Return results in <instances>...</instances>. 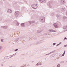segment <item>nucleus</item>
<instances>
[{
	"mask_svg": "<svg viewBox=\"0 0 67 67\" xmlns=\"http://www.w3.org/2000/svg\"><path fill=\"white\" fill-rule=\"evenodd\" d=\"M20 13L19 11H16L15 13V15L16 18H18V16L19 15Z\"/></svg>",
	"mask_w": 67,
	"mask_h": 67,
	"instance_id": "f257e3e1",
	"label": "nucleus"
},
{
	"mask_svg": "<svg viewBox=\"0 0 67 67\" xmlns=\"http://www.w3.org/2000/svg\"><path fill=\"white\" fill-rule=\"evenodd\" d=\"M63 31H64V32H65V31H67V26H65L63 27Z\"/></svg>",
	"mask_w": 67,
	"mask_h": 67,
	"instance_id": "f03ea898",
	"label": "nucleus"
},
{
	"mask_svg": "<svg viewBox=\"0 0 67 67\" xmlns=\"http://www.w3.org/2000/svg\"><path fill=\"white\" fill-rule=\"evenodd\" d=\"M60 10L62 12H64L66 10V8L65 7H63Z\"/></svg>",
	"mask_w": 67,
	"mask_h": 67,
	"instance_id": "7ed1b4c3",
	"label": "nucleus"
},
{
	"mask_svg": "<svg viewBox=\"0 0 67 67\" xmlns=\"http://www.w3.org/2000/svg\"><path fill=\"white\" fill-rule=\"evenodd\" d=\"M44 17H42L40 18V20L41 22H42V23L44 22V21H45V19H44Z\"/></svg>",
	"mask_w": 67,
	"mask_h": 67,
	"instance_id": "20e7f679",
	"label": "nucleus"
},
{
	"mask_svg": "<svg viewBox=\"0 0 67 67\" xmlns=\"http://www.w3.org/2000/svg\"><path fill=\"white\" fill-rule=\"evenodd\" d=\"M53 25L54 27H55V28H58V26L57 24L55 23L53 24Z\"/></svg>",
	"mask_w": 67,
	"mask_h": 67,
	"instance_id": "39448f33",
	"label": "nucleus"
},
{
	"mask_svg": "<svg viewBox=\"0 0 67 67\" xmlns=\"http://www.w3.org/2000/svg\"><path fill=\"white\" fill-rule=\"evenodd\" d=\"M39 1L41 3H44L46 2V1L44 0H39Z\"/></svg>",
	"mask_w": 67,
	"mask_h": 67,
	"instance_id": "423d86ee",
	"label": "nucleus"
},
{
	"mask_svg": "<svg viewBox=\"0 0 67 67\" xmlns=\"http://www.w3.org/2000/svg\"><path fill=\"white\" fill-rule=\"evenodd\" d=\"M42 42H42L41 41H39L38 42L36 43V45H38V44H41V43H42Z\"/></svg>",
	"mask_w": 67,
	"mask_h": 67,
	"instance_id": "0eeeda50",
	"label": "nucleus"
},
{
	"mask_svg": "<svg viewBox=\"0 0 67 67\" xmlns=\"http://www.w3.org/2000/svg\"><path fill=\"white\" fill-rule=\"evenodd\" d=\"M7 12L8 13H11L12 12V10L10 9H9L8 10Z\"/></svg>",
	"mask_w": 67,
	"mask_h": 67,
	"instance_id": "6e6552de",
	"label": "nucleus"
},
{
	"mask_svg": "<svg viewBox=\"0 0 67 67\" xmlns=\"http://www.w3.org/2000/svg\"><path fill=\"white\" fill-rule=\"evenodd\" d=\"M65 3V1L64 0H61V3L64 4Z\"/></svg>",
	"mask_w": 67,
	"mask_h": 67,
	"instance_id": "1a4fd4ad",
	"label": "nucleus"
},
{
	"mask_svg": "<svg viewBox=\"0 0 67 67\" xmlns=\"http://www.w3.org/2000/svg\"><path fill=\"white\" fill-rule=\"evenodd\" d=\"M35 5H36V6H37V5L35 4H32V5H31V7H32V8H34V6H35Z\"/></svg>",
	"mask_w": 67,
	"mask_h": 67,
	"instance_id": "9d476101",
	"label": "nucleus"
},
{
	"mask_svg": "<svg viewBox=\"0 0 67 67\" xmlns=\"http://www.w3.org/2000/svg\"><path fill=\"white\" fill-rule=\"evenodd\" d=\"M56 16L57 18H62V16L60 15L57 14Z\"/></svg>",
	"mask_w": 67,
	"mask_h": 67,
	"instance_id": "9b49d317",
	"label": "nucleus"
},
{
	"mask_svg": "<svg viewBox=\"0 0 67 67\" xmlns=\"http://www.w3.org/2000/svg\"><path fill=\"white\" fill-rule=\"evenodd\" d=\"M48 31L49 32H56V31L55 30H52V29H49Z\"/></svg>",
	"mask_w": 67,
	"mask_h": 67,
	"instance_id": "f8f14e48",
	"label": "nucleus"
},
{
	"mask_svg": "<svg viewBox=\"0 0 67 67\" xmlns=\"http://www.w3.org/2000/svg\"><path fill=\"white\" fill-rule=\"evenodd\" d=\"M41 32H42V30H38L37 31V33H41Z\"/></svg>",
	"mask_w": 67,
	"mask_h": 67,
	"instance_id": "ddd939ff",
	"label": "nucleus"
},
{
	"mask_svg": "<svg viewBox=\"0 0 67 67\" xmlns=\"http://www.w3.org/2000/svg\"><path fill=\"white\" fill-rule=\"evenodd\" d=\"M54 51H52L48 54H46L45 55L46 56V55H49L50 54H52V53H54Z\"/></svg>",
	"mask_w": 67,
	"mask_h": 67,
	"instance_id": "4468645a",
	"label": "nucleus"
},
{
	"mask_svg": "<svg viewBox=\"0 0 67 67\" xmlns=\"http://www.w3.org/2000/svg\"><path fill=\"white\" fill-rule=\"evenodd\" d=\"M15 54L16 53H15V54H14L13 55H11L10 56H8V58L9 59V58H11V57H13V55H15Z\"/></svg>",
	"mask_w": 67,
	"mask_h": 67,
	"instance_id": "2eb2a0df",
	"label": "nucleus"
},
{
	"mask_svg": "<svg viewBox=\"0 0 67 67\" xmlns=\"http://www.w3.org/2000/svg\"><path fill=\"white\" fill-rule=\"evenodd\" d=\"M21 26H22V27H25V25L24 23L21 24Z\"/></svg>",
	"mask_w": 67,
	"mask_h": 67,
	"instance_id": "dca6fc26",
	"label": "nucleus"
},
{
	"mask_svg": "<svg viewBox=\"0 0 67 67\" xmlns=\"http://www.w3.org/2000/svg\"><path fill=\"white\" fill-rule=\"evenodd\" d=\"M63 19L65 21L66 19H67V17L66 16H64L63 17Z\"/></svg>",
	"mask_w": 67,
	"mask_h": 67,
	"instance_id": "f3484780",
	"label": "nucleus"
},
{
	"mask_svg": "<svg viewBox=\"0 0 67 67\" xmlns=\"http://www.w3.org/2000/svg\"><path fill=\"white\" fill-rule=\"evenodd\" d=\"M37 6H36V5H35V6H34L33 9H37Z\"/></svg>",
	"mask_w": 67,
	"mask_h": 67,
	"instance_id": "a211bd4d",
	"label": "nucleus"
},
{
	"mask_svg": "<svg viewBox=\"0 0 67 67\" xmlns=\"http://www.w3.org/2000/svg\"><path fill=\"white\" fill-rule=\"evenodd\" d=\"M16 25H17V26H19V25L20 24L18 22V21H16Z\"/></svg>",
	"mask_w": 67,
	"mask_h": 67,
	"instance_id": "6ab92c4d",
	"label": "nucleus"
},
{
	"mask_svg": "<svg viewBox=\"0 0 67 67\" xmlns=\"http://www.w3.org/2000/svg\"><path fill=\"white\" fill-rule=\"evenodd\" d=\"M36 65H37V66H38L39 65H42V64H40V63H38L37 64H36Z\"/></svg>",
	"mask_w": 67,
	"mask_h": 67,
	"instance_id": "aec40b11",
	"label": "nucleus"
},
{
	"mask_svg": "<svg viewBox=\"0 0 67 67\" xmlns=\"http://www.w3.org/2000/svg\"><path fill=\"white\" fill-rule=\"evenodd\" d=\"M66 52V51H64V52L63 53V54L62 55V56H64V55H65V52Z\"/></svg>",
	"mask_w": 67,
	"mask_h": 67,
	"instance_id": "412c9836",
	"label": "nucleus"
},
{
	"mask_svg": "<svg viewBox=\"0 0 67 67\" xmlns=\"http://www.w3.org/2000/svg\"><path fill=\"white\" fill-rule=\"evenodd\" d=\"M19 38H17L15 40V42H17L19 40Z\"/></svg>",
	"mask_w": 67,
	"mask_h": 67,
	"instance_id": "4be33fe9",
	"label": "nucleus"
},
{
	"mask_svg": "<svg viewBox=\"0 0 67 67\" xmlns=\"http://www.w3.org/2000/svg\"><path fill=\"white\" fill-rule=\"evenodd\" d=\"M7 57H8V56H6L5 57H4V59H7L8 58Z\"/></svg>",
	"mask_w": 67,
	"mask_h": 67,
	"instance_id": "5701e85b",
	"label": "nucleus"
},
{
	"mask_svg": "<svg viewBox=\"0 0 67 67\" xmlns=\"http://www.w3.org/2000/svg\"><path fill=\"white\" fill-rule=\"evenodd\" d=\"M3 28H4L5 29H7V26H4L3 27Z\"/></svg>",
	"mask_w": 67,
	"mask_h": 67,
	"instance_id": "b1692460",
	"label": "nucleus"
},
{
	"mask_svg": "<svg viewBox=\"0 0 67 67\" xmlns=\"http://www.w3.org/2000/svg\"><path fill=\"white\" fill-rule=\"evenodd\" d=\"M1 42L3 43V39H2L1 40Z\"/></svg>",
	"mask_w": 67,
	"mask_h": 67,
	"instance_id": "393cba45",
	"label": "nucleus"
},
{
	"mask_svg": "<svg viewBox=\"0 0 67 67\" xmlns=\"http://www.w3.org/2000/svg\"><path fill=\"white\" fill-rule=\"evenodd\" d=\"M29 23H30V25H32V24L31 23V21H29Z\"/></svg>",
	"mask_w": 67,
	"mask_h": 67,
	"instance_id": "a878e982",
	"label": "nucleus"
},
{
	"mask_svg": "<svg viewBox=\"0 0 67 67\" xmlns=\"http://www.w3.org/2000/svg\"><path fill=\"white\" fill-rule=\"evenodd\" d=\"M49 6V8H52V6H51V5H50V4H49V5H48Z\"/></svg>",
	"mask_w": 67,
	"mask_h": 67,
	"instance_id": "bb28decb",
	"label": "nucleus"
},
{
	"mask_svg": "<svg viewBox=\"0 0 67 67\" xmlns=\"http://www.w3.org/2000/svg\"><path fill=\"white\" fill-rule=\"evenodd\" d=\"M18 51V49H15V50H14V51L15 52H16V51Z\"/></svg>",
	"mask_w": 67,
	"mask_h": 67,
	"instance_id": "cd10ccee",
	"label": "nucleus"
},
{
	"mask_svg": "<svg viewBox=\"0 0 67 67\" xmlns=\"http://www.w3.org/2000/svg\"><path fill=\"white\" fill-rule=\"evenodd\" d=\"M56 45V43H54L53 44V46L55 45Z\"/></svg>",
	"mask_w": 67,
	"mask_h": 67,
	"instance_id": "c85d7f7f",
	"label": "nucleus"
},
{
	"mask_svg": "<svg viewBox=\"0 0 67 67\" xmlns=\"http://www.w3.org/2000/svg\"><path fill=\"white\" fill-rule=\"evenodd\" d=\"M57 67H60V64H58L57 65Z\"/></svg>",
	"mask_w": 67,
	"mask_h": 67,
	"instance_id": "c756f323",
	"label": "nucleus"
},
{
	"mask_svg": "<svg viewBox=\"0 0 67 67\" xmlns=\"http://www.w3.org/2000/svg\"><path fill=\"white\" fill-rule=\"evenodd\" d=\"M31 22V23H34V22H35V21H32Z\"/></svg>",
	"mask_w": 67,
	"mask_h": 67,
	"instance_id": "7c9ffc66",
	"label": "nucleus"
},
{
	"mask_svg": "<svg viewBox=\"0 0 67 67\" xmlns=\"http://www.w3.org/2000/svg\"><path fill=\"white\" fill-rule=\"evenodd\" d=\"M67 40V38L66 37H65L64 38V40Z\"/></svg>",
	"mask_w": 67,
	"mask_h": 67,
	"instance_id": "2f4dec72",
	"label": "nucleus"
},
{
	"mask_svg": "<svg viewBox=\"0 0 67 67\" xmlns=\"http://www.w3.org/2000/svg\"><path fill=\"white\" fill-rule=\"evenodd\" d=\"M2 46H0V51L1 50V49H2Z\"/></svg>",
	"mask_w": 67,
	"mask_h": 67,
	"instance_id": "473e14b6",
	"label": "nucleus"
},
{
	"mask_svg": "<svg viewBox=\"0 0 67 67\" xmlns=\"http://www.w3.org/2000/svg\"><path fill=\"white\" fill-rule=\"evenodd\" d=\"M59 44H57L56 46H59Z\"/></svg>",
	"mask_w": 67,
	"mask_h": 67,
	"instance_id": "72a5a7b5",
	"label": "nucleus"
},
{
	"mask_svg": "<svg viewBox=\"0 0 67 67\" xmlns=\"http://www.w3.org/2000/svg\"><path fill=\"white\" fill-rule=\"evenodd\" d=\"M62 44V42H60L59 43V45H60V44Z\"/></svg>",
	"mask_w": 67,
	"mask_h": 67,
	"instance_id": "f704fd0d",
	"label": "nucleus"
},
{
	"mask_svg": "<svg viewBox=\"0 0 67 67\" xmlns=\"http://www.w3.org/2000/svg\"><path fill=\"white\" fill-rule=\"evenodd\" d=\"M9 67H13V66H9Z\"/></svg>",
	"mask_w": 67,
	"mask_h": 67,
	"instance_id": "c9c22d12",
	"label": "nucleus"
},
{
	"mask_svg": "<svg viewBox=\"0 0 67 67\" xmlns=\"http://www.w3.org/2000/svg\"><path fill=\"white\" fill-rule=\"evenodd\" d=\"M27 66H30V65L29 64H28L27 65Z\"/></svg>",
	"mask_w": 67,
	"mask_h": 67,
	"instance_id": "e433bc0d",
	"label": "nucleus"
},
{
	"mask_svg": "<svg viewBox=\"0 0 67 67\" xmlns=\"http://www.w3.org/2000/svg\"><path fill=\"white\" fill-rule=\"evenodd\" d=\"M52 14H53V15H52V16H53V15H54V14L53 13H52Z\"/></svg>",
	"mask_w": 67,
	"mask_h": 67,
	"instance_id": "4c0bfd02",
	"label": "nucleus"
},
{
	"mask_svg": "<svg viewBox=\"0 0 67 67\" xmlns=\"http://www.w3.org/2000/svg\"><path fill=\"white\" fill-rule=\"evenodd\" d=\"M66 14L67 15V11L66 12Z\"/></svg>",
	"mask_w": 67,
	"mask_h": 67,
	"instance_id": "58836bf2",
	"label": "nucleus"
},
{
	"mask_svg": "<svg viewBox=\"0 0 67 67\" xmlns=\"http://www.w3.org/2000/svg\"><path fill=\"white\" fill-rule=\"evenodd\" d=\"M59 56H62V54H60L59 55Z\"/></svg>",
	"mask_w": 67,
	"mask_h": 67,
	"instance_id": "ea45409f",
	"label": "nucleus"
},
{
	"mask_svg": "<svg viewBox=\"0 0 67 67\" xmlns=\"http://www.w3.org/2000/svg\"><path fill=\"white\" fill-rule=\"evenodd\" d=\"M32 62H34L33 61H32Z\"/></svg>",
	"mask_w": 67,
	"mask_h": 67,
	"instance_id": "a19ab883",
	"label": "nucleus"
},
{
	"mask_svg": "<svg viewBox=\"0 0 67 67\" xmlns=\"http://www.w3.org/2000/svg\"><path fill=\"white\" fill-rule=\"evenodd\" d=\"M66 62H67V61H66Z\"/></svg>",
	"mask_w": 67,
	"mask_h": 67,
	"instance_id": "79ce46f5",
	"label": "nucleus"
}]
</instances>
